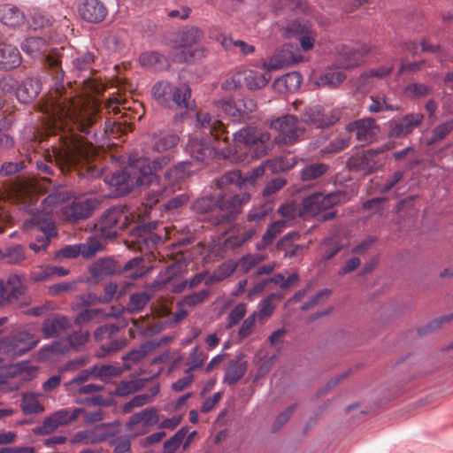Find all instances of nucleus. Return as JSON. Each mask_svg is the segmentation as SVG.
I'll list each match as a JSON object with an SVG mask.
<instances>
[{
	"instance_id": "obj_1",
	"label": "nucleus",
	"mask_w": 453,
	"mask_h": 453,
	"mask_svg": "<svg viewBox=\"0 0 453 453\" xmlns=\"http://www.w3.org/2000/svg\"><path fill=\"white\" fill-rule=\"evenodd\" d=\"M171 161L169 155L153 159L147 157L130 156L128 164L111 177V185L116 187L119 196H126L138 187L150 186L157 180V172Z\"/></svg>"
},
{
	"instance_id": "obj_2",
	"label": "nucleus",
	"mask_w": 453,
	"mask_h": 453,
	"mask_svg": "<svg viewBox=\"0 0 453 453\" xmlns=\"http://www.w3.org/2000/svg\"><path fill=\"white\" fill-rule=\"evenodd\" d=\"M88 155L86 143L81 137L72 135L63 138L62 146L53 148L52 155L47 162L36 163L37 169L43 174L53 175V161L61 173H75L78 178L89 180L94 178L95 170L87 166Z\"/></svg>"
},
{
	"instance_id": "obj_3",
	"label": "nucleus",
	"mask_w": 453,
	"mask_h": 453,
	"mask_svg": "<svg viewBox=\"0 0 453 453\" xmlns=\"http://www.w3.org/2000/svg\"><path fill=\"white\" fill-rule=\"evenodd\" d=\"M196 127L200 128L201 137H192L186 144V151L191 157L205 162L217 155V150L223 153L225 125L219 119L206 112L196 115Z\"/></svg>"
},
{
	"instance_id": "obj_4",
	"label": "nucleus",
	"mask_w": 453,
	"mask_h": 453,
	"mask_svg": "<svg viewBox=\"0 0 453 453\" xmlns=\"http://www.w3.org/2000/svg\"><path fill=\"white\" fill-rule=\"evenodd\" d=\"M223 156L229 157L237 153L238 150L245 149L252 158L265 157L271 150L270 134L254 126H246L233 135L230 140L228 131L225 127L223 138Z\"/></svg>"
},
{
	"instance_id": "obj_5",
	"label": "nucleus",
	"mask_w": 453,
	"mask_h": 453,
	"mask_svg": "<svg viewBox=\"0 0 453 453\" xmlns=\"http://www.w3.org/2000/svg\"><path fill=\"white\" fill-rule=\"evenodd\" d=\"M22 50L33 58H41L56 85L63 83L65 72L62 68V53L57 49L49 51L48 41L41 36H29L21 43Z\"/></svg>"
},
{
	"instance_id": "obj_6",
	"label": "nucleus",
	"mask_w": 453,
	"mask_h": 453,
	"mask_svg": "<svg viewBox=\"0 0 453 453\" xmlns=\"http://www.w3.org/2000/svg\"><path fill=\"white\" fill-rule=\"evenodd\" d=\"M250 200V194L247 191L235 195L218 196V211L212 219L213 226L228 224L234 221L242 213V207Z\"/></svg>"
},
{
	"instance_id": "obj_7",
	"label": "nucleus",
	"mask_w": 453,
	"mask_h": 453,
	"mask_svg": "<svg viewBox=\"0 0 453 453\" xmlns=\"http://www.w3.org/2000/svg\"><path fill=\"white\" fill-rule=\"evenodd\" d=\"M218 110L224 112L233 122L242 123L249 120L257 110V102L249 96L236 99H221L215 103Z\"/></svg>"
},
{
	"instance_id": "obj_8",
	"label": "nucleus",
	"mask_w": 453,
	"mask_h": 453,
	"mask_svg": "<svg viewBox=\"0 0 453 453\" xmlns=\"http://www.w3.org/2000/svg\"><path fill=\"white\" fill-rule=\"evenodd\" d=\"M127 225V209L124 206H112L108 209L94 225V230L105 239L118 236L117 229H124Z\"/></svg>"
},
{
	"instance_id": "obj_9",
	"label": "nucleus",
	"mask_w": 453,
	"mask_h": 453,
	"mask_svg": "<svg viewBox=\"0 0 453 453\" xmlns=\"http://www.w3.org/2000/svg\"><path fill=\"white\" fill-rule=\"evenodd\" d=\"M340 193L333 192L324 195L323 193L317 192L303 198L301 203L300 216L315 217L321 212L332 209L334 205L340 203Z\"/></svg>"
},
{
	"instance_id": "obj_10",
	"label": "nucleus",
	"mask_w": 453,
	"mask_h": 453,
	"mask_svg": "<svg viewBox=\"0 0 453 453\" xmlns=\"http://www.w3.org/2000/svg\"><path fill=\"white\" fill-rule=\"evenodd\" d=\"M382 165L381 157H377V152L373 151V149L355 153L346 162V166L350 172L358 173L365 176L375 173Z\"/></svg>"
},
{
	"instance_id": "obj_11",
	"label": "nucleus",
	"mask_w": 453,
	"mask_h": 453,
	"mask_svg": "<svg viewBox=\"0 0 453 453\" xmlns=\"http://www.w3.org/2000/svg\"><path fill=\"white\" fill-rule=\"evenodd\" d=\"M38 342L39 339H35L32 334L21 331L2 338L0 350L7 355L22 356L33 349Z\"/></svg>"
},
{
	"instance_id": "obj_12",
	"label": "nucleus",
	"mask_w": 453,
	"mask_h": 453,
	"mask_svg": "<svg viewBox=\"0 0 453 453\" xmlns=\"http://www.w3.org/2000/svg\"><path fill=\"white\" fill-rule=\"evenodd\" d=\"M98 202L96 198L79 197L62 208L63 220L69 223H77L92 216Z\"/></svg>"
},
{
	"instance_id": "obj_13",
	"label": "nucleus",
	"mask_w": 453,
	"mask_h": 453,
	"mask_svg": "<svg viewBox=\"0 0 453 453\" xmlns=\"http://www.w3.org/2000/svg\"><path fill=\"white\" fill-rule=\"evenodd\" d=\"M424 120L422 113H410L401 118L393 119L388 123V136L389 138H403L419 127Z\"/></svg>"
},
{
	"instance_id": "obj_14",
	"label": "nucleus",
	"mask_w": 453,
	"mask_h": 453,
	"mask_svg": "<svg viewBox=\"0 0 453 453\" xmlns=\"http://www.w3.org/2000/svg\"><path fill=\"white\" fill-rule=\"evenodd\" d=\"M265 173V168L263 165H259L254 168L252 171L248 172L244 176L240 170H234L224 173L221 177L217 180V186L219 188H224L227 185H235L240 189L253 186L254 182L258 177L263 176Z\"/></svg>"
},
{
	"instance_id": "obj_15",
	"label": "nucleus",
	"mask_w": 453,
	"mask_h": 453,
	"mask_svg": "<svg viewBox=\"0 0 453 453\" xmlns=\"http://www.w3.org/2000/svg\"><path fill=\"white\" fill-rule=\"evenodd\" d=\"M302 119L306 124L317 128H324L333 126L339 120V112L334 111L325 112L322 106L314 105L304 109Z\"/></svg>"
},
{
	"instance_id": "obj_16",
	"label": "nucleus",
	"mask_w": 453,
	"mask_h": 453,
	"mask_svg": "<svg viewBox=\"0 0 453 453\" xmlns=\"http://www.w3.org/2000/svg\"><path fill=\"white\" fill-rule=\"evenodd\" d=\"M346 129L349 133H355L359 142L370 143L376 137L379 127L373 118H363L349 123Z\"/></svg>"
},
{
	"instance_id": "obj_17",
	"label": "nucleus",
	"mask_w": 453,
	"mask_h": 453,
	"mask_svg": "<svg viewBox=\"0 0 453 453\" xmlns=\"http://www.w3.org/2000/svg\"><path fill=\"white\" fill-rule=\"evenodd\" d=\"M78 12L83 20L91 24L101 23L108 15V9L101 0H82Z\"/></svg>"
},
{
	"instance_id": "obj_18",
	"label": "nucleus",
	"mask_w": 453,
	"mask_h": 453,
	"mask_svg": "<svg viewBox=\"0 0 453 453\" xmlns=\"http://www.w3.org/2000/svg\"><path fill=\"white\" fill-rule=\"evenodd\" d=\"M297 126L298 119L293 115H286L278 118L271 124L272 128L280 133L281 136L280 140L284 143H293L296 142L299 135Z\"/></svg>"
},
{
	"instance_id": "obj_19",
	"label": "nucleus",
	"mask_w": 453,
	"mask_h": 453,
	"mask_svg": "<svg viewBox=\"0 0 453 453\" xmlns=\"http://www.w3.org/2000/svg\"><path fill=\"white\" fill-rule=\"evenodd\" d=\"M88 272L91 277L86 280L88 283L98 282L108 276L121 273L120 265L112 258L98 259L89 266Z\"/></svg>"
},
{
	"instance_id": "obj_20",
	"label": "nucleus",
	"mask_w": 453,
	"mask_h": 453,
	"mask_svg": "<svg viewBox=\"0 0 453 453\" xmlns=\"http://www.w3.org/2000/svg\"><path fill=\"white\" fill-rule=\"evenodd\" d=\"M263 66L265 71L260 73L256 70H248L242 73L247 88L250 90H257L265 87L270 80L272 79L271 70H276L279 68L278 64L264 63Z\"/></svg>"
},
{
	"instance_id": "obj_21",
	"label": "nucleus",
	"mask_w": 453,
	"mask_h": 453,
	"mask_svg": "<svg viewBox=\"0 0 453 453\" xmlns=\"http://www.w3.org/2000/svg\"><path fill=\"white\" fill-rule=\"evenodd\" d=\"M367 46L360 49H353L349 46H342L338 53V62L341 68L350 69L359 65L363 58L369 52Z\"/></svg>"
},
{
	"instance_id": "obj_22",
	"label": "nucleus",
	"mask_w": 453,
	"mask_h": 453,
	"mask_svg": "<svg viewBox=\"0 0 453 453\" xmlns=\"http://www.w3.org/2000/svg\"><path fill=\"white\" fill-rule=\"evenodd\" d=\"M21 63L22 57L16 46L0 42V71H12L19 67Z\"/></svg>"
},
{
	"instance_id": "obj_23",
	"label": "nucleus",
	"mask_w": 453,
	"mask_h": 453,
	"mask_svg": "<svg viewBox=\"0 0 453 453\" xmlns=\"http://www.w3.org/2000/svg\"><path fill=\"white\" fill-rule=\"evenodd\" d=\"M243 354L240 353L233 359H230L225 370L223 382L228 386L235 385L246 373L248 362L243 361Z\"/></svg>"
},
{
	"instance_id": "obj_24",
	"label": "nucleus",
	"mask_w": 453,
	"mask_h": 453,
	"mask_svg": "<svg viewBox=\"0 0 453 453\" xmlns=\"http://www.w3.org/2000/svg\"><path fill=\"white\" fill-rule=\"evenodd\" d=\"M42 90V81L37 77H27L19 84L17 99L21 104L32 103Z\"/></svg>"
},
{
	"instance_id": "obj_25",
	"label": "nucleus",
	"mask_w": 453,
	"mask_h": 453,
	"mask_svg": "<svg viewBox=\"0 0 453 453\" xmlns=\"http://www.w3.org/2000/svg\"><path fill=\"white\" fill-rule=\"evenodd\" d=\"M69 327L70 323L66 317L60 314H55L53 318L44 319L42 326V333L44 338L50 339L58 337Z\"/></svg>"
},
{
	"instance_id": "obj_26",
	"label": "nucleus",
	"mask_w": 453,
	"mask_h": 453,
	"mask_svg": "<svg viewBox=\"0 0 453 453\" xmlns=\"http://www.w3.org/2000/svg\"><path fill=\"white\" fill-rule=\"evenodd\" d=\"M191 208L196 214L206 215L212 224V219L218 211V196L209 195L199 197L192 203Z\"/></svg>"
},
{
	"instance_id": "obj_27",
	"label": "nucleus",
	"mask_w": 453,
	"mask_h": 453,
	"mask_svg": "<svg viewBox=\"0 0 453 453\" xmlns=\"http://www.w3.org/2000/svg\"><path fill=\"white\" fill-rule=\"evenodd\" d=\"M24 228L27 230L37 229L43 234L42 237H49L50 241H51L52 237L58 235L55 223L44 216H36L26 220L24 222Z\"/></svg>"
},
{
	"instance_id": "obj_28",
	"label": "nucleus",
	"mask_w": 453,
	"mask_h": 453,
	"mask_svg": "<svg viewBox=\"0 0 453 453\" xmlns=\"http://www.w3.org/2000/svg\"><path fill=\"white\" fill-rule=\"evenodd\" d=\"M0 20L8 27H18L24 23L25 14L17 6L11 4L0 5Z\"/></svg>"
},
{
	"instance_id": "obj_29",
	"label": "nucleus",
	"mask_w": 453,
	"mask_h": 453,
	"mask_svg": "<svg viewBox=\"0 0 453 453\" xmlns=\"http://www.w3.org/2000/svg\"><path fill=\"white\" fill-rule=\"evenodd\" d=\"M169 92L168 98L171 101V107L174 105L179 109L188 108L191 96V89L188 85L182 84L180 87L173 85Z\"/></svg>"
},
{
	"instance_id": "obj_30",
	"label": "nucleus",
	"mask_w": 453,
	"mask_h": 453,
	"mask_svg": "<svg viewBox=\"0 0 453 453\" xmlns=\"http://www.w3.org/2000/svg\"><path fill=\"white\" fill-rule=\"evenodd\" d=\"M285 226L286 222L282 219L276 220L272 223L266 229L265 233L263 234L261 241L256 244V249L257 250H264L266 249L270 244L273 243L277 235L283 231Z\"/></svg>"
},
{
	"instance_id": "obj_31",
	"label": "nucleus",
	"mask_w": 453,
	"mask_h": 453,
	"mask_svg": "<svg viewBox=\"0 0 453 453\" xmlns=\"http://www.w3.org/2000/svg\"><path fill=\"white\" fill-rule=\"evenodd\" d=\"M139 60L142 66L155 71H160L168 66L166 58L157 51L144 52L140 56Z\"/></svg>"
},
{
	"instance_id": "obj_32",
	"label": "nucleus",
	"mask_w": 453,
	"mask_h": 453,
	"mask_svg": "<svg viewBox=\"0 0 453 453\" xmlns=\"http://www.w3.org/2000/svg\"><path fill=\"white\" fill-rule=\"evenodd\" d=\"M143 422L145 426H153L158 422L157 411L156 409H144L131 416L127 423V429L131 430L134 426Z\"/></svg>"
},
{
	"instance_id": "obj_33",
	"label": "nucleus",
	"mask_w": 453,
	"mask_h": 453,
	"mask_svg": "<svg viewBox=\"0 0 453 453\" xmlns=\"http://www.w3.org/2000/svg\"><path fill=\"white\" fill-rule=\"evenodd\" d=\"M203 37V32L197 27H186L177 35L176 42L189 48L197 43Z\"/></svg>"
},
{
	"instance_id": "obj_34",
	"label": "nucleus",
	"mask_w": 453,
	"mask_h": 453,
	"mask_svg": "<svg viewBox=\"0 0 453 453\" xmlns=\"http://www.w3.org/2000/svg\"><path fill=\"white\" fill-rule=\"evenodd\" d=\"M453 131V119H449L436 127L431 131V137L426 140L429 147L441 142Z\"/></svg>"
},
{
	"instance_id": "obj_35",
	"label": "nucleus",
	"mask_w": 453,
	"mask_h": 453,
	"mask_svg": "<svg viewBox=\"0 0 453 453\" xmlns=\"http://www.w3.org/2000/svg\"><path fill=\"white\" fill-rule=\"evenodd\" d=\"M329 170V165L325 163H313L305 165L300 171V177L303 181L314 180L323 176Z\"/></svg>"
},
{
	"instance_id": "obj_36",
	"label": "nucleus",
	"mask_w": 453,
	"mask_h": 453,
	"mask_svg": "<svg viewBox=\"0 0 453 453\" xmlns=\"http://www.w3.org/2000/svg\"><path fill=\"white\" fill-rule=\"evenodd\" d=\"M172 84L165 81L157 82L151 90L153 98L161 105L171 108V101L168 98Z\"/></svg>"
},
{
	"instance_id": "obj_37",
	"label": "nucleus",
	"mask_w": 453,
	"mask_h": 453,
	"mask_svg": "<svg viewBox=\"0 0 453 453\" xmlns=\"http://www.w3.org/2000/svg\"><path fill=\"white\" fill-rule=\"evenodd\" d=\"M151 296L147 292H138L132 294L127 306V311L130 314L137 313L142 311L150 301Z\"/></svg>"
},
{
	"instance_id": "obj_38",
	"label": "nucleus",
	"mask_w": 453,
	"mask_h": 453,
	"mask_svg": "<svg viewBox=\"0 0 453 453\" xmlns=\"http://www.w3.org/2000/svg\"><path fill=\"white\" fill-rule=\"evenodd\" d=\"M303 77L298 72H291L274 81L275 85H283L288 91H294L300 88Z\"/></svg>"
},
{
	"instance_id": "obj_39",
	"label": "nucleus",
	"mask_w": 453,
	"mask_h": 453,
	"mask_svg": "<svg viewBox=\"0 0 453 453\" xmlns=\"http://www.w3.org/2000/svg\"><path fill=\"white\" fill-rule=\"evenodd\" d=\"M4 259L10 265H17L26 259L25 248L21 244H13L4 249Z\"/></svg>"
},
{
	"instance_id": "obj_40",
	"label": "nucleus",
	"mask_w": 453,
	"mask_h": 453,
	"mask_svg": "<svg viewBox=\"0 0 453 453\" xmlns=\"http://www.w3.org/2000/svg\"><path fill=\"white\" fill-rule=\"evenodd\" d=\"M188 432V426L179 429L170 439L164 442L163 453H174L187 436Z\"/></svg>"
},
{
	"instance_id": "obj_41",
	"label": "nucleus",
	"mask_w": 453,
	"mask_h": 453,
	"mask_svg": "<svg viewBox=\"0 0 453 453\" xmlns=\"http://www.w3.org/2000/svg\"><path fill=\"white\" fill-rule=\"evenodd\" d=\"M237 265L233 262L224 263L208 278L205 285L219 282L229 277L236 269Z\"/></svg>"
},
{
	"instance_id": "obj_42",
	"label": "nucleus",
	"mask_w": 453,
	"mask_h": 453,
	"mask_svg": "<svg viewBox=\"0 0 453 453\" xmlns=\"http://www.w3.org/2000/svg\"><path fill=\"white\" fill-rule=\"evenodd\" d=\"M451 320H453V313L438 317L431 320L426 326L418 327V334L420 336L429 334L436 331L437 329L441 328L443 324L449 323Z\"/></svg>"
},
{
	"instance_id": "obj_43",
	"label": "nucleus",
	"mask_w": 453,
	"mask_h": 453,
	"mask_svg": "<svg viewBox=\"0 0 453 453\" xmlns=\"http://www.w3.org/2000/svg\"><path fill=\"white\" fill-rule=\"evenodd\" d=\"M349 145V139L337 136L325 145H323L319 150L322 155H333L336 154Z\"/></svg>"
},
{
	"instance_id": "obj_44",
	"label": "nucleus",
	"mask_w": 453,
	"mask_h": 453,
	"mask_svg": "<svg viewBox=\"0 0 453 453\" xmlns=\"http://www.w3.org/2000/svg\"><path fill=\"white\" fill-rule=\"evenodd\" d=\"M392 72V67L381 66L377 69H372L369 72H365L360 74L357 84L359 88H366L370 84L371 79L373 77L383 78L388 75Z\"/></svg>"
},
{
	"instance_id": "obj_45",
	"label": "nucleus",
	"mask_w": 453,
	"mask_h": 453,
	"mask_svg": "<svg viewBox=\"0 0 453 453\" xmlns=\"http://www.w3.org/2000/svg\"><path fill=\"white\" fill-rule=\"evenodd\" d=\"M115 434V432L104 431L99 434H94L91 431H80L75 434V441H82L86 443H98L104 441L107 438L111 437Z\"/></svg>"
},
{
	"instance_id": "obj_46",
	"label": "nucleus",
	"mask_w": 453,
	"mask_h": 453,
	"mask_svg": "<svg viewBox=\"0 0 453 453\" xmlns=\"http://www.w3.org/2000/svg\"><path fill=\"white\" fill-rule=\"evenodd\" d=\"M346 73L342 71L328 72L319 77L318 84L335 88L346 80Z\"/></svg>"
},
{
	"instance_id": "obj_47",
	"label": "nucleus",
	"mask_w": 453,
	"mask_h": 453,
	"mask_svg": "<svg viewBox=\"0 0 453 453\" xmlns=\"http://www.w3.org/2000/svg\"><path fill=\"white\" fill-rule=\"evenodd\" d=\"M54 19L50 15L40 12H35L31 15L29 26L34 30H37L49 28L52 27Z\"/></svg>"
},
{
	"instance_id": "obj_48",
	"label": "nucleus",
	"mask_w": 453,
	"mask_h": 453,
	"mask_svg": "<svg viewBox=\"0 0 453 453\" xmlns=\"http://www.w3.org/2000/svg\"><path fill=\"white\" fill-rule=\"evenodd\" d=\"M50 115L54 119H61L70 114L71 103L68 98L64 100L52 99L51 100Z\"/></svg>"
},
{
	"instance_id": "obj_49",
	"label": "nucleus",
	"mask_w": 453,
	"mask_h": 453,
	"mask_svg": "<svg viewBox=\"0 0 453 453\" xmlns=\"http://www.w3.org/2000/svg\"><path fill=\"white\" fill-rule=\"evenodd\" d=\"M24 415L36 414L44 411L43 406L34 395H24L20 403Z\"/></svg>"
},
{
	"instance_id": "obj_50",
	"label": "nucleus",
	"mask_w": 453,
	"mask_h": 453,
	"mask_svg": "<svg viewBox=\"0 0 453 453\" xmlns=\"http://www.w3.org/2000/svg\"><path fill=\"white\" fill-rule=\"evenodd\" d=\"M210 296V291L208 289H202L198 292L187 295L181 301L177 303L178 306H189L193 307L197 304L203 303Z\"/></svg>"
},
{
	"instance_id": "obj_51",
	"label": "nucleus",
	"mask_w": 453,
	"mask_h": 453,
	"mask_svg": "<svg viewBox=\"0 0 453 453\" xmlns=\"http://www.w3.org/2000/svg\"><path fill=\"white\" fill-rule=\"evenodd\" d=\"M95 58L94 52L86 51L73 60V67L80 72L92 70Z\"/></svg>"
},
{
	"instance_id": "obj_52",
	"label": "nucleus",
	"mask_w": 453,
	"mask_h": 453,
	"mask_svg": "<svg viewBox=\"0 0 453 453\" xmlns=\"http://www.w3.org/2000/svg\"><path fill=\"white\" fill-rule=\"evenodd\" d=\"M287 32L291 35H300L305 34H313L311 24L305 20H292L287 25Z\"/></svg>"
},
{
	"instance_id": "obj_53",
	"label": "nucleus",
	"mask_w": 453,
	"mask_h": 453,
	"mask_svg": "<svg viewBox=\"0 0 453 453\" xmlns=\"http://www.w3.org/2000/svg\"><path fill=\"white\" fill-rule=\"evenodd\" d=\"M81 254L84 258L94 257L102 250V244L96 238H89L85 243H78Z\"/></svg>"
},
{
	"instance_id": "obj_54",
	"label": "nucleus",
	"mask_w": 453,
	"mask_h": 453,
	"mask_svg": "<svg viewBox=\"0 0 453 453\" xmlns=\"http://www.w3.org/2000/svg\"><path fill=\"white\" fill-rule=\"evenodd\" d=\"M273 206L272 202H265L263 205H261L257 209L251 210L247 214L248 221H256L259 222L264 219L266 216L273 214Z\"/></svg>"
},
{
	"instance_id": "obj_55",
	"label": "nucleus",
	"mask_w": 453,
	"mask_h": 453,
	"mask_svg": "<svg viewBox=\"0 0 453 453\" xmlns=\"http://www.w3.org/2000/svg\"><path fill=\"white\" fill-rule=\"evenodd\" d=\"M151 347L149 346L148 342H144L139 346L138 349H132L127 352L122 359L124 361H132L133 363H138L147 357L151 352Z\"/></svg>"
},
{
	"instance_id": "obj_56",
	"label": "nucleus",
	"mask_w": 453,
	"mask_h": 453,
	"mask_svg": "<svg viewBox=\"0 0 453 453\" xmlns=\"http://www.w3.org/2000/svg\"><path fill=\"white\" fill-rule=\"evenodd\" d=\"M432 88L422 83H411L405 88V93L411 99L426 97L430 95Z\"/></svg>"
},
{
	"instance_id": "obj_57",
	"label": "nucleus",
	"mask_w": 453,
	"mask_h": 453,
	"mask_svg": "<svg viewBox=\"0 0 453 453\" xmlns=\"http://www.w3.org/2000/svg\"><path fill=\"white\" fill-rule=\"evenodd\" d=\"M95 123L96 118L90 114H82L76 119L77 129L85 134L94 133L96 135V131L92 129Z\"/></svg>"
},
{
	"instance_id": "obj_58",
	"label": "nucleus",
	"mask_w": 453,
	"mask_h": 453,
	"mask_svg": "<svg viewBox=\"0 0 453 453\" xmlns=\"http://www.w3.org/2000/svg\"><path fill=\"white\" fill-rule=\"evenodd\" d=\"M207 358V356L204 355L202 351L199 350V347L196 346L193 348L191 353L188 357V365L189 368H188L185 372L190 373L193 370H196L203 365V362Z\"/></svg>"
},
{
	"instance_id": "obj_59",
	"label": "nucleus",
	"mask_w": 453,
	"mask_h": 453,
	"mask_svg": "<svg viewBox=\"0 0 453 453\" xmlns=\"http://www.w3.org/2000/svg\"><path fill=\"white\" fill-rule=\"evenodd\" d=\"M70 348L67 341H55L51 344L46 345L41 349L40 354L46 357L47 353L60 355L69 351Z\"/></svg>"
},
{
	"instance_id": "obj_60",
	"label": "nucleus",
	"mask_w": 453,
	"mask_h": 453,
	"mask_svg": "<svg viewBox=\"0 0 453 453\" xmlns=\"http://www.w3.org/2000/svg\"><path fill=\"white\" fill-rule=\"evenodd\" d=\"M296 406L297 405L296 403L292 404L277 416L271 428L272 433L279 432L288 423Z\"/></svg>"
},
{
	"instance_id": "obj_61",
	"label": "nucleus",
	"mask_w": 453,
	"mask_h": 453,
	"mask_svg": "<svg viewBox=\"0 0 453 453\" xmlns=\"http://www.w3.org/2000/svg\"><path fill=\"white\" fill-rule=\"evenodd\" d=\"M19 87V82L11 74L4 75L0 78V90L5 95H13L17 96V89Z\"/></svg>"
},
{
	"instance_id": "obj_62",
	"label": "nucleus",
	"mask_w": 453,
	"mask_h": 453,
	"mask_svg": "<svg viewBox=\"0 0 453 453\" xmlns=\"http://www.w3.org/2000/svg\"><path fill=\"white\" fill-rule=\"evenodd\" d=\"M58 424L54 418L53 415L47 417L42 421V426L33 428V432L37 435H45L53 433L58 427Z\"/></svg>"
},
{
	"instance_id": "obj_63",
	"label": "nucleus",
	"mask_w": 453,
	"mask_h": 453,
	"mask_svg": "<svg viewBox=\"0 0 453 453\" xmlns=\"http://www.w3.org/2000/svg\"><path fill=\"white\" fill-rule=\"evenodd\" d=\"M188 47L180 42H176V44L172 47L169 55L173 62L188 63Z\"/></svg>"
},
{
	"instance_id": "obj_64",
	"label": "nucleus",
	"mask_w": 453,
	"mask_h": 453,
	"mask_svg": "<svg viewBox=\"0 0 453 453\" xmlns=\"http://www.w3.org/2000/svg\"><path fill=\"white\" fill-rule=\"evenodd\" d=\"M189 200V196L186 193L180 194L163 204L165 211H173L185 206Z\"/></svg>"
}]
</instances>
